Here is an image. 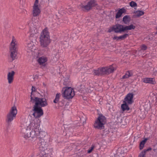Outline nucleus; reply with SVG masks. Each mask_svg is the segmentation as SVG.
I'll use <instances>...</instances> for the list:
<instances>
[{
	"label": "nucleus",
	"instance_id": "nucleus-35",
	"mask_svg": "<svg viewBox=\"0 0 157 157\" xmlns=\"http://www.w3.org/2000/svg\"><path fill=\"white\" fill-rule=\"evenodd\" d=\"M129 5L132 7H134L137 6V4L135 2L133 1H131Z\"/></svg>",
	"mask_w": 157,
	"mask_h": 157
},
{
	"label": "nucleus",
	"instance_id": "nucleus-11",
	"mask_svg": "<svg viewBox=\"0 0 157 157\" xmlns=\"http://www.w3.org/2000/svg\"><path fill=\"white\" fill-rule=\"evenodd\" d=\"M38 5V0H35L33 6L32 14L34 17L38 16L40 13V10Z\"/></svg>",
	"mask_w": 157,
	"mask_h": 157
},
{
	"label": "nucleus",
	"instance_id": "nucleus-1",
	"mask_svg": "<svg viewBox=\"0 0 157 157\" xmlns=\"http://www.w3.org/2000/svg\"><path fill=\"white\" fill-rule=\"evenodd\" d=\"M40 41L41 46L43 48L47 47L50 43L49 33L47 28L44 29L41 33Z\"/></svg>",
	"mask_w": 157,
	"mask_h": 157
},
{
	"label": "nucleus",
	"instance_id": "nucleus-8",
	"mask_svg": "<svg viewBox=\"0 0 157 157\" xmlns=\"http://www.w3.org/2000/svg\"><path fill=\"white\" fill-rule=\"evenodd\" d=\"M75 95L74 90L71 87H66L62 94L63 97L66 99L72 98Z\"/></svg>",
	"mask_w": 157,
	"mask_h": 157
},
{
	"label": "nucleus",
	"instance_id": "nucleus-29",
	"mask_svg": "<svg viewBox=\"0 0 157 157\" xmlns=\"http://www.w3.org/2000/svg\"><path fill=\"white\" fill-rule=\"evenodd\" d=\"M137 17H140L144 14V12L141 10L136 11L135 12Z\"/></svg>",
	"mask_w": 157,
	"mask_h": 157
},
{
	"label": "nucleus",
	"instance_id": "nucleus-25",
	"mask_svg": "<svg viewBox=\"0 0 157 157\" xmlns=\"http://www.w3.org/2000/svg\"><path fill=\"white\" fill-rule=\"evenodd\" d=\"M151 150V147H149L147 149H144L143 151H142L139 154V157H145L146 153L148 151H150Z\"/></svg>",
	"mask_w": 157,
	"mask_h": 157
},
{
	"label": "nucleus",
	"instance_id": "nucleus-3",
	"mask_svg": "<svg viewBox=\"0 0 157 157\" xmlns=\"http://www.w3.org/2000/svg\"><path fill=\"white\" fill-rule=\"evenodd\" d=\"M114 71V68L112 65L108 67H103L99 68L97 70H94V74L95 75H109Z\"/></svg>",
	"mask_w": 157,
	"mask_h": 157
},
{
	"label": "nucleus",
	"instance_id": "nucleus-40",
	"mask_svg": "<svg viewBox=\"0 0 157 157\" xmlns=\"http://www.w3.org/2000/svg\"><path fill=\"white\" fill-rule=\"evenodd\" d=\"M112 31H114L113 30V27L111 28V29H109L108 31V32L110 33Z\"/></svg>",
	"mask_w": 157,
	"mask_h": 157
},
{
	"label": "nucleus",
	"instance_id": "nucleus-21",
	"mask_svg": "<svg viewBox=\"0 0 157 157\" xmlns=\"http://www.w3.org/2000/svg\"><path fill=\"white\" fill-rule=\"evenodd\" d=\"M152 78H144L143 79V82L145 83H148L154 84L155 83V81Z\"/></svg>",
	"mask_w": 157,
	"mask_h": 157
},
{
	"label": "nucleus",
	"instance_id": "nucleus-34",
	"mask_svg": "<svg viewBox=\"0 0 157 157\" xmlns=\"http://www.w3.org/2000/svg\"><path fill=\"white\" fill-rule=\"evenodd\" d=\"M85 151H82L80 152H79L78 154V157H80L81 156H83L85 152Z\"/></svg>",
	"mask_w": 157,
	"mask_h": 157
},
{
	"label": "nucleus",
	"instance_id": "nucleus-41",
	"mask_svg": "<svg viewBox=\"0 0 157 157\" xmlns=\"http://www.w3.org/2000/svg\"><path fill=\"white\" fill-rule=\"evenodd\" d=\"M24 0H20V3L21 4V2H23Z\"/></svg>",
	"mask_w": 157,
	"mask_h": 157
},
{
	"label": "nucleus",
	"instance_id": "nucleus-18",
	"mask_svg": "<svg viewBox=\"0 0 157 157\" xmlns=\"http://www.w3.org/2000/svg\"><path fill=\"white\" fill-rule=\"evenodd\" d=\"M16 117V116L7 113L6 116V122L9 124H10Z\"/></svg>",
	"mask_w": 157,
	"mask_h": 157
},
{
	"label": "nucleus",
	"instance_id": "nucleus-30",
	"mask_svg": "<svg viewBox=\"0 0 157 157\" xmlns=\"http://www.w3.org/2000/svg\"><path fill=\"white\" fill-rule=\"evenodd\" d=\"M94 90V88L90 85L89 87L86 88V90L88 93H90Z\"/></svg>",
	"mask_w": 157,
	"mask_h": 157
},
{
	"label": "nucleus",
	"instance_id": "nucleus-2",
	"mask_svg": "<svg viewBox=\"0 0 157 157\" xmlns=\"http://www.w3.org/2000/svg\"><path fill=\"white\" fill-rule=\"evenodd\" d=\"M135 27V26L132 24L124 26L122 25L117 24L113 26V30L116 33H121L128 30L134 29Z\"/></svg>",
	"mask_w": 157,
	"mask_h": 157
},
{
	"label": "nucleus",
	"instance_id": "nucleus-13",
	"mask_svg": "<svg viewBox=\"0 0 157 157\" xmlns=\"http://www.w3.org/2000/svg\"><path fill=\"white\" fill-rule=\"evenodd\" d=\"M35 44L33 41H30L27 44L26 46L27 52H34L36 50Z\"/></svg>",
	"mask_w": 157,
	"mask_h": 157
},
{
	"label": "nucleus",
	"instance_id": "nucleus-27",
	"mask_svg": "<svg viewBox=\"0 0 157 157\" xmlns=\"http://www.w3.org/2000/svg\"><path fill=\"white\" fill-rule=\"evenodd\" d=\"M47 61L46 58L44 57H40L38 59V62L40 64H42Z\"/></svg>",
	"mask_w": 157,
	"mask_h": 157
},
{
	"label": "nucleus",
	"instance_id": "nucleus-6",
	"mask_svg": "<svg viewBox=\"0 0 157 157\" xmlns=\"http://www.w3.org/2000/svg\"><path fill=\"white\" fill-rule=\"evenodd\" d=\"M106 122V119L105 116L100 115L94 124L95 128L101 129L104 127V125Z\"/></svg>",
	"mask_w": 157,
	"mask_h": 157
},
{
	"label": "nucleus",
	"instance_id": "nucleus-20",
	"mask_svg": "<svg viewBox=\"0 0 157 157\" xmlns=\"http://www.w3.org/2000/svg\"><path fill=\"white\" fill-rule=\"evenodd\" d=\"M17 112V110L16 107L15 106H14L11 108L7 113L16 116Z\"/></svg>",
	"mask_w": 157,
	"mask_h": 157
},
{
	"label": "nucleus",
	"instance_id": "nucleus-10",
	"mask_svg": "<svg viewBox=\"0 0 157 157\" xmlns=\"http://www.w3.org/2000/svg\"><path fill=\"white\" fill-rule=\"evenodd\" d=\"M97 5L96 1L95 0H91L86 5H81V8L82 10L86 11L90 10L92 7Z\"/></svg>",
	"mask_w": 157,
	"mask_h": 157
},
{
	"label": "nucleus",
	"instance_id": "nucleus-9",
	"mask_svg": "<svg viewBox=\"0 0 157 157\" xmlns=\"http://www.w3.org/2000/svg\"><path fill=\"white\" fill-rule=\"evenodd\" d=\"M32 111L34 112L32 115L34 118H38L44 114L43 110L40 107L34 105Z\"/></svg>",
	"mask_w": 157,
	"mask_h": 157
},
{
	"label": "nucleus",
	"instance_id": "nucleus-4",
	"mask_svg": "<svg viewBox=\"0 0 157 157\" xmlns=\"http://www.w3.org/2000/svg\"><path fill=\"white\" fill-rule=\"evenodd\" d=\"M10 56L12 59V60H14L17 54V45L14 36L12 37V40L10 47Z\"/></svg>",
	"mask_w": 157,
	"mask_h": 157
},
{
	"label": "nucleus",
	"instance_id": "nucleus-14",
	"mask_svg": "<svg viewBox=\"0 0 157 157\" xmlns=\"http://www.w3.org/2000/svg\"><path fill=\"white\" fill-rule=\"evenodd\" d=\"M31 127L29 125L27 126L26 128H23L21 130V132L23 134L25 138H29V133L31 130Z\"/></svg>",
	"mask_w": 157,
	"mask_h": 157
},
{
	"label": "nucleus",
	"instance_id": "nucleus-15",
	"mask_svg": "<svg viewBox=\"0 0 157 157\" xmlns=\"http://www.w3.org/2000/svg\"><path fill=\"white\" fill-rule=\"evenodd\" d=\"M133 95V94L132 93L128 94L124 98V101L127 102L128 104H132L133 102L132 100Z\"/></svg>",
	"mask_w": 157,
	"mask_h": 157
},
{
	"label": "nucleus",
	"instance_id": "nucleus-5",
	"mask_svg": "<svg viewBox=\"0 0 157 157\" xmlns=\"http://www.w3.org/2000/svg\"><path fill=\"white\" fill-rule=\"evenodd\" d=\"M30 101L32 103H35L34 106L44 107L48 105L46 100L45 98H40L37 97H31Z\"/></svg>",
	"mask_w": 157,
	"mask_h": 157
},
{
	"label": "nucleus",
	"instance_id": "nucleus-36",
	"mask_svg": "<svg viewBox=\"0 0 157 157\" xmlns=\"http://www.w3.org/2000/svg\"><path fill=\"white\" fill-rule=\"evenodd\" d=\"M94 148V146L93 145H92L90 148H89V150H87V153H90L92 151V150H93V149Z\"/></svg>",
	"mask_w": 157,
	"mask_h": 157
},
{
	"label": "nucleus",
	"instance_id": "nucleus-32",
	"mask_svg": "<svg viewBox=\"0 0 157 157\" xmlns=\"http://www.w3.org/2000/svg\"><path fill=\"white\" fill-rule=\"evenodd\" d=\"M31 90H32V92L31 93V97H33V98L36 97L34 96L33 94V92H35L36 91V89L35 88L34 86H32V87Z\"/></svg>",
	"mask_w": 157,
	"mask_h": 157
},
{
	"label": "nucleus",
	"instance_id": "nucleus-17",
	"mask_svg": "<svg viewBox=\"0 0 157 157\" xmlns=\"http://www.w3.org/2000/svg\"><path fill=\"white\" fill-rule=\"evenodd\" d=\"M124 155V148L121 147L118 148L115 155V157H123Z\"/></svg>",
	"mask_w": 157,
	"mask_h": 157
},
{
	"label": "nucleus",
	"instance_id": "nucleus-16",
	"mask_svg": "<svg viewBox=\"0 0 157 157\" xmlns=\"http://www.w3.org/2000/svg\"><path fill=\"white\" fill-rule=\"evenodd\" d=\"M15 74V72L13 71H12L11 72L8 73L7 76V79L9 84H11L13 82Z\"/></svg>",
	"mask_w": 157,
	"mask_h": 157
},
{
	"label": "nucleus",
	"instance_id": "nucleus-38",
	"mask_svg": "<svg viewBox=\"0 0 157 157\" xmlns=\"http://www.w3.org/2000/svg\"><path fill=\"white\" fill-rule=\"evenodd\" d=\"M147 47L146 45H143L142 46V47H141L142 50H145L147 49Z\"/></svg>",
	"mask_w": 157,
	"mask_h": 157
},
{
	"label": "nucleus",
	"instance_id": "nucleus-26",
	"mask_svg": "<svg viewBox=\"0 0 157 157\" xmlns=\"http://www.w3.org/2000/svg\"><path fill=\"white\" fill-rule=\"evenodd\" d=\"M35 129L32 128H31V130L30 132L29 133V138L31 137L33 138L36 136V131L35 130Z\"/></svg>",
	"mask_w": 157,
	"mask_h": 157
},
{
	"label": "nucleus",
	"instance_id": "nucleus-28",
	"mask_svg": "<svg viewBox=\"0 0 157 157\" xmlns=\"http://www.w3.org/2000/svg\"><path fill=\"white\" fill-rule=\"evenodd\" d=\"M147 140V139L145 138L144 140L140 142V150H142L143 148L144 145Z\"/></svg>",
	"mask_w": 157,
	"mask_h": 157
},
{
	"label": "nucleus",
	"instance_id": "nucleus-37",
	"mask_svg": "<svg viewBox=\"0 0 157 157\" xmlns=\"http://www.w3.org/2000/svg\"><path fill=\"white\" fill-rule=\"evenodd\" d=\"M60 97V94L59 93H57L56 94V98L58 99V100H59V98Z\"/></svg>",
	"mask_w": 157,
	"mask_h": 157
},
{
	"label": "nucleus",
	"instance_id": "nucleus-42",
	"mask_svg": "<svg viewBox=\"0 0 157 157\" xmlns=\"http://www.w3.org/2000/svg\"><path fill=\"white\" fill-rule=\"evenodd\" d=\"M156 29L157 30V27H156ZM156 33H157V32H156Z\"/></svg>",
	"mask_w": 157,
	"mask_h": 157
},
{
	"label": "nucleus",
	"instance_id": "nucleus-23",
	"mask_svg": "<svg viewBox=\"0 0 157 157\" xmlns=\"http://www.w3.org/2000/svg\"><path fill=\"white\" fill-rule=\"evenodd\" d=\"M131 21V17L129 15L124 16L122 19V21L125 24H128Z\"/></svg>",
	"mask_w": 157,
	"mask_h": 157
},
{
	"label": "nucleus",
	"instance_id": "nucleus-24",
	"mask_svg": "<svg viewBox=\"0 0 157 157\" xmlns=\"http://www.w3.org/2000/svg\"><path fill=\"white\" fill-rule=\"evenodd\" d=\"M127 102L124 101L123 103L121 105V108L123 111L125 110H128L129 109V108L127 104Z\"/></svg>",
	"mask_w": 157,
	"mask_h": 157
},
{
	"label": "nucleus",
	"instance_id": "nucleus-7",
	"mask_svg": "<svg viewBox=\"0 0 157 157\" xmlns=\"http://www.w3.org/2000/svg\"><path fill=\"white\" fill-rule=\"evenodd\" d=\"M34 18H32L33 22L30 25V32L32 34H35L38 33L39 29L40 26V24L38 20H34Z\"/></svg>",
	"mask_w": 157,
	"mask_h": 157
},
{
	"label": "nucleus",
	"instance_id": "nucleus-22",
	"mask_svg": "<svg viewBox=\"0 0 157 157\" xmlns=\"http://www.w3.org/2000/svg\"><path fill=\"white\" fill-rule=\"evenodd\" d=\"M128 36V34L126 33L119 36H114L113 38V39L117 40H123L127 38Z\"/></svg>",
	"mask_w": 157,
	"mask_h": 157
},
{
	"label": "nucleus",
	"instance_id": "nucleus-33",
	"mask_svg": "<svg viewBox=\"0 0 157 157\" xmlns=\"http://www.w3.org/2000/svg\"><path fill=\"white\" fill-rule=\"evenodd\" d=\"M131 76L129 72L127 71L125 74L123 76L122 78L123 79L127 78H129Z\"/></svg>",
	"mask_w": 157,
	"mask_h": 157
},
{
	"label": "nucleus",
	"instance_id": "nucleus-19",
	"mask_svg": "<svg viewBox=\"0 0 157 157\" xmlns=\"http://www.w3.org/2000/svg\"><path fill=\"white\" fill-rule=\"evenodd\" d=\"M126 10L124 8H122L119 9L116 15V18H118L120 17L122 14L126 12Z\"/></svg>",
	"mask_w": 157,
	"mask_h": 157
},
{
	"label": "nucleus",
	"instance_id": "nucleus-39",
	"mask_svg": "<svg viewBox=\"0 0 157 157\" xmlns=\"http://www.w3.org/2000/svg\"><path fill=\"white\" fill-rule=\"evenodd\" d=\"M59 100L55 98V99L53 101V102L55 103H57Z\"/></svg>",
	"mask_w": 157,
	"mask_h": 157
},
{
	"label": "nucleus",
	"instance_id": "nucleus-12",
	"mask_svg": "<svg viewBox=\"0 0 157 157\" xmlns=\"http://www.w3.org/2000/svg\"><path fill=\"white\" fill-rule=\"evenodd\" d=\"M30 123L29 126L31 128H33L35 129L39 128L40 125V120L38 118H31V120L30 121Z\"/></svg>",
	"mask_w": 157,
	"mask_h": 157
},
{
	"label": "nucleus",
	"instance_id": "nucleus-31",
	"mask_svg": "<svg viewBox=\"0 0 157 157\" xmlns=\"http://www.w3.org/2000/svg\"><path fill=\"white\" fill-rule=\"evenodd\" d=\"M46 135V133L44 132H40L39 133V136L40 138L42 139Z\"/></svg>",
	"mask_w": 157,
	"mask_h": 157
}]
</instances>
